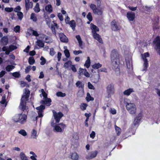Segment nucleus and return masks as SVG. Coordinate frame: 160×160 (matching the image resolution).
<instances>
[{"label":"nucleus","instance_id":"31","mask_svg":"<svg viewBox=\"0 0 160 160\" xmlns=\"http://www.w3.org/2000/svg\"><path fill=\"white\" fill-rule=\"evenodd\" d=\"M144 61V68L143 70H146L147 69V68L148 66V60L147 59H144V60H143Z\"/></svg>","mask_w":160,"mask_h":160},{"label":"nucleus","instance_id":"45","mask_svg":"<svg viewBox=\"0 0 160 160\" xmlns=\"http://www.w3.org/2000/svg\"><path fill=\"white\" fill-rule=\"evenodd\" d=\"M19 133L21 134L22 135L24 136H25L27 135V133L26 131L23 129H21L18 132Z\"/></svg>","mask_w":160,"mask_h":160},{"label":"nucleus","instance_id":"63","mask_svg":"<svg viewBox=\"0 0 160 160\" xmlns=\"http://www.w3.org/2000/svg\"><path fill=\"white\" fill-rule=\"evenodd\" d=\"M90 136L91 138L93 139L95 136V132L93 131H92L90 135Z\"/></svg>","mask_w":160,"mask_h":160},{"label":"nucleus","instance_id":"60","mask_svg":"<svg viewBox=\"0 0 160 160\" xmlns=\"http://www.w3.org/2000/svg\"><path fill=\"white\" fill-rule=\"evenodd\" d=\"M88 87L90 89H94V86L90 82H88Z\"/></svg>","mask_w":160,"mask_h":160},{"label":"nucleus","instance_id":"28","mask_svg":"<svg viewBox=\"0 0 160 160\" xmlns=\"http://www.w3.org/2000/svg\"><path fill=\"white\" fill-rule=\"evenodd\" d=\"M36 43L37 45L40 47L43 48L44 46V43L42 40H38Z\"/></svg>","mask_w":160,"mask_h":160},{"label":"nucleus","instance_id":"44","mask_svg":"<svg viewBox=\"0 0 160 160\" xmlns=\"http://www.w3.org/2000/svg\"><path fill=\"white\" fill-rule=\"evenodd\" d=\"M84 72V69L82 68H80L79 69L78 71V74H79V78H80V77L82 75H83Z\"/></svg>","mask_w":160,"mask_h":160},{"label":"nucleus","instance_id":"9","mask_svg":"<svg viewBox=\"0 0 160 160\" xmlns=\"http://www.w3.org/2000/svg\"><path fill=\"white\" fill-rule=\"evenodd\" d=\"M153 43L156 45L157 48L159 49L158 53L160 55V38L159 36H157L153 42Z\"/></svg>","mask_w":160,"mask_h":160},{"label":"nucleus","instance_id":"2","mask_svg":"<svg viewBox=\"0 0 160 160\" xmlns=\"http://www.w3.org/2000/svg\"><path fill=\"white\" fill-rule=\"evenodd\" d=\"M30 94V91L28 90L25 89L24 94L22 96L20 103V106L21 107V110L23 111H24L26 109V101L28 100Z\"/></svg>","mask_w":160,"mask_h":160},{"label":"nucleus","instance_id":"29","mask_svg":"<svg viewBox=\"0 0 160 160\" xmlns=\"http://www.w3.org/2000/svg\"><path fill=\"white\" fill-rule=\"evenodd\" d=\"M102 64L99 63H96L93 64L92 66V68L94 69H98L102 67Z\"/></svg>","mask_w":160,"mask_h":160},{"label":"nucleus","instance_id":"8","mask_svg":"<svg viewBox=\"0 0 160 160\" xmlns=\"http://www.w3.org/2000/svg\"><path fill=\"white\" fill-rule=\"evenodd\" d=\"M111 28L113 31H118L120 29L118 22L115 20H113L111 22Z\"/></svg>","mask_w":160,"mask_h":160},{"label":"nucleus","instance_id":"42","mask_svg":"<svg viewBox=\"0 0 160 160\" xmlns=\"http://www.w3.org/2000/svg\"><path fill=\"white\" fill-rule=\"evenodd\" d=\"M87 18L90 22L92 20V17L91 12H89L87 16Z\"/></svg>","mask_w":160,"mask_h":160},{"label":"nucleus","instance_id":"46","mask_svg":"<svg viewBox=\"0 0 160 160\" xmlns=\"http://www.w3.org/2000/svg\"><path fill=\"white\" fill-rule=\"evenodd\" d=\"M51 29L53 34L55 36L56 35V31L54 26L52 25L51 26Z\"/></svg>","mask_w":160,"mask_h":160},{"label":"nucleus","instance_id":"23","mask_svg":"<svg viewBox=\"0 0 160 160\" xmlns=\"http://www.w3.org/2000/svg\"><path fill=\"white\" fill-rule=\"evenodd\" d=\"M134 92L133 89L131 88H129L126 90H125L123 92L124 95L127 96H129L130 95L131 93Z\"/></svg>","mask_w":160,"mask_h":160},{"label":"nucleus","instance_id":"36","mask_svg":"<svg viewBox=\"0 0 160 160\" xmlns=\"http://www.w3.org/2000/svg\"><path fill=\"white\" fill-rule=\"evenodd\" d=\"M115 129L117 135L119 136L121 133V129L119 127L116 125L115 126Z\"/></svg>","mask_w":160,"mask_h":160},{"label":"nucleus","instance_id":"14","mask_svg":"<svg viewBox=\"0 0 160 160\" xmlns=\"http://www.w3.org/2000/svg\"><path fill=\"white\" fill-rule=\"evenodd\" d=\"M142 117V112H140L135 119L134 121V124L135 126L138 124L141 121Z\"/></svg>","mask_w":160,"mask_h":160},{"label":"nucleus","instance_id":"27","mask_svg":"<svg viewBox=\"0 0 160 160\" xmlns=\"http://www.w3.org/2000/svg\"><path fill=\"white\" fill-rule=\"evenodd\" d=\"M87 101L88 102L90 101H92L94 100V98L92 97L90 95V93L88 92L87 93V97L86 98Z\"/></svg>","mask_w":160,"mask_h":160},{"label":"nucleus","instance_id":"37","mask_svg":"<svg viewBox=\"0 0 160 160\" xmlns=\"http://www.w3.org/2000/svg\"><path fill=\"white\" fill-rule=\"evenodd\" d=\"M34 11L36 12H38L40 11V9L39 8V5L38 3L36 4L34 8Z\"/></svg>","mask_w":160,"mask_h":160},{"label":"nucleus","instance_id":"55","mask_svg":"<svg viewBox=\"0 0 160 160\" xmlns=\"http://www.w3.org/2000/svg\"><path fill=\"white\" fill-rule=\"evenodd\" d=\"M42 95L43 96V98H44L45 99V98H47L48 94L45 92L44 89H42Z\"/></svg>","mask_w":160,"mask_h":160},{"label":"nucleus","instance_id":"50","mask_svg":"<svg viewBox=\"0 0 160 160\" xmlns=\"http://www.w3.org/2000/svg\"><path fill=\"white\" fill-rule=\"evenodd\" d=\"M40 60H41L40 62V64L42 65H44L46 62L45 59L42 56L40 58Z\"/></svg>","mask_w":160,"mask_h":160},{"label":"nucleus","instance_id":"18","mask_svg":"<svg viewBox=\"0 0 160 160\" xmlns=\"http://www.w3.org/2000/svg\"><path fill=\"white\" fill-rule=\"evenodd\" d=\"M1 42L4 45H6L8 42V39L7 36H4L1 38Z\"/></svg>","mask_w":160,"mask_h":160},{"label":"nucleus","instance_id":"3","mask_svg":"<svg viewBox=\"0 0 160 160\" xmlns=\"http://www.w3.org/2000/svg\"><path fill=\"white\" fill-rule=\"evenodd\" d=\"M27 115L24 114H18L15 116L13 120L16 122H20L21 124H23L26 122Z\"/></svg>","mask_w":160,"mask_h":160},{"label":"nucleus","instance_id":"26","mask_svg":"<svg viewBox=\"0 0 160 160\" xmlns=\"http://www.w3.org/2000/svg\"><path fill=\"white\" fill-rule=\"evenodd\" d=\"M45 100H42V103L43 104H45L48 106H50L51 105L50 103L52 102L51 99L50 98H45Z\"/></svg>","mask_w":160,"mask_h":160},{"label":"nucleus","instance_id":"17","mask_svg":"<svg viewBox=\"0 0 160 160\" xmlns=\"http://www.w3.org/2000/svg\"><path fill=\"white\" fill-rule=\"evenodd\" d=\"M90 26L92 34H94V33H97V32L99 31V29L93 23H91L90 24Z\"/></svg>","mask_w":160,"mask_h":160},{"label":"nucleus","instance_id":"4","mask_svg":"<svg viewBox=\"0 0 160 160\" xmlns=\"http://www.w3.org/2000/svg\"><path fill=\"white\" fill-rule=\"evenodd\" d=\"M126 108L130 113L134 114L136 113L137 108L135 105L131 103H127Z\"/></svg>","mask_w":160,"mask_h":160},{"label":"nucleus","instance_id":"38","mask_svg":"<svg viewBox=\"0 0 160 160\" xmlns=\"http://www.w3.org/2000/svg\"><path fill=\"white\" fill-rule=\"evenodd\" d=\"M35 62V60L33 57H30L28 59V63L30 65L33 64Z\"/></svg>","mask_w":160,"mask_h":160},{"label":"nucleus","instance_id":"21","mask_svg":"<svg viewBox=\"0 0 160 160\" xmlns=\"http://www.w3.org/2000/svg\"><path fill=\"white\" fill-rule=\"evenodd\" d=\"M25 4L27 11L29 10L30 8H32L33 7V3L32 2H25Z\"/></svg>","mask_w":160,"mask_h":160},{"label":"nucleus","instance_id":"13","mask_svg":"<svg viewBox=\"0 0 160 160\" xmlns=\"http://www.w3.org/2000/svg\"><path fill=\"white\" fill-rule=\"evenodd\" d=\"M153 21L152 28L153 30L155 31L156 30L159 29L160 26L159 25V18H156Z\"/></svg>","mask_w":160,"mask_h":160},{"label":"nucleus","instance_id":"48","mask_svg":"<svg viewBox=\"0 0 160 160\" xmlns=\"http://www.w3.org/2000/svg\"><path fill=\"white\" fill-rule=\"evenodd\" d=\"M12 75L16 78H19L20 74L19 72H15L12 73Z\"/></svg>","mask_w":160,"mask_h":160},{"label":"nucleus","instance_id":"62","mask_svg":"<svg viewBox=\"0 0 160 160\" xmlns=\"http://www.w3.org/2000/svg\"><path fill=\"white\" fill-rule=\"evenodd\" d=\"M31 66H28L25 69V72L26 73L29 72L31 70Z\"/></svg>","mask_w":160,"mask_h":160},{"label":"nucleus","instance_id":"58","mask_svg":"<svg viewBox=\"0 0 160 160\" xmlns=\"http://www.w3.org/2000/svg\"><path fill=\"white\" fill-rule=\"evenodd\" d=\"M31 19L33 20V21H36L37 20V18L35 16V14L33 13L31 14Z\"/></svg>","mask_w":160,"mask_h":160},{"label":"nucleus","instance_id":"57","mask_svg":"<svg viewBox=\"0 0 160 160\" xmlns=\"http://www.w3.org/2000/svg\"><path fill=\"white\" fill-rule=\"evenodd\" d=\"M58 17L60 21H62L63 20V17L61 13H58Z\"/></svg>","mask_w":160,"mask_h":160},{"label":"nucleus","instance_id":"43","mask_svg":"<svg viewBox=\"0 0 160 160\" xmlns=\"http://www.w3.org/2000/svg\"><path fill=\"white\" fill-rule=\"evenodd\" d=\"M17 15L19 19L20 20H22L23 17V14L22 12H18L17 13Z\"/></svg>","mask_w":160,"mask_h":160},{"label":"nucleus","instance_id":"11","mask_svg":"<svg viewBox=\"0 0 160 160\" xmlns=\"http://www.w3.org/2000/svg\"><path fill=\"white\" fill-rule=\"evenodd\" d=\"M98 153L97 151H94L89 152L86 156V158L87 159H91L95 157Z\"/></svg>","mask_w":160,"mask_h":160},{"label":"nucleus","instance_id":"53","mask_svg":"<svg viewBox=\"0 0 160 160\" xmlns=\"http://www.w3.org/2000/svg\"><path fill=\"white\" fill-rule=\"evenodd\" d=\"M14 31L16 32H19L20 31V26L17 25L14 28Z\"/></svg>","mask_w":160,"mask_h":160},{"label":"nucleus","instance_id":"34","mask_svg":"<svg viewBox=\"0 0 160 160\" xmlns=\"http://www.w3.org/2000/svg\"><path fill=\"white\" fill-rule=\"evenodd\" d=\"M15 67L12 65H8L6 68V70L8 72H10L12 70V69H14Z\"/></svg>","mask_w":160,"mask_h":160},{"label":"nucleus","instance_id":"6","mask_svg":"<svg viewBox=\"0 0 160 160\" xmlns=\"http://www.w3.org/2000/svg\"><path fill=\"white\" fill-rule=\"evenodd\" d=\"M90 8L92 10L93 13L98 15L102 14V11L100 9H98L96 5L94 4H91L89 6Z\"/></svg>","mask_w":160,"mask_h":160},{"label":"nucleus","instance_id":"15","mask_svg":"<svg viewBox=\"0 0 160 160\" xmlns=\"http://www.w3.org/2000/svg\"><path fill=\"white\" fill-rule=\"evenodd\" d=\"M92 36L94 39L97 40L100 43H103V41L100 35L97 33H94L92 34Z\"/></svg>","mask_w":160,"mask_h":160},{"label":"nucleus","instance_id":"49","mask_svg":"<svg viewBox=\"0 0 160 160\" xmlns=\"http://www.w3.org/2000/svg\"><path fill=\"white\" fill-rule=\"evenodd\" d=\"M17 48V47L16 46H14L13 45H10L8 48L12 52V51L16 49Z\"/></svg>","mask_w":160,"mask_h":160},{"label":"nucleus","instance_id":"5","mask_svg":"<svg viewBox=\"0 0 160 160\" xmlns=\"http://www.w3.org/2000/svg\"><path fill=\"white\" fill-rule=\"evenodd\" d=\"M115 88L113 83H111L108 85L106 88V92L108 93L107 97L109 98L115 93Z\"/></svg>","mask_w":160,"mask_h":160},{"label":"nucleus","instance_id":"22","mask_svg":"<svg viewBox=\"0 0 160 160\" xmlns=\"http://www.w3.org/2000/svg\"><path fill=\"white\" fill-rule=\"evenodd\" d=\"M45 10L49 13H51L53 11L52 6L51 4L46 5L45 7Z\"/></svg>","mask_w":160,"mask_h":160},{"label":"nucleus","instance_id":"47","mask_svg":"<svg viewBox=\"0 0 160 160\" xmlns=\"http://www.w3.org/2000/svg\"><path fill=\"white\" fill-rule=\"evenodd\" d=\"M64 53L66 57L67 58H69L70 57V53L68 49H66L64 51Z\"/></svg>","mask_w":160,"mask_h":160},{"label":"nucleus","instance_id":"61","mask_svg":"<svg viewBox=\"0 0 160 160\" xmlns=\"http://www.w3.org/2000/svg\"><path fill=\"white\" fill-rule=\"evenodd\" d=\"M83 74L87 78H88L90 77L89 73L87 72L86 69H84V72Z\"/></svg>","mask_w":160,"mask_h":160},{"label":"nucleus","instance_id":"39","mask_svg":"<svg viewBox=\"0 0 160 160\" xmlns=\"http://www.w3.org/2000/svg\"><path fill=\"white\" fill-rule=\"evenodd\" d=\"M45 105H41L40 106L37 107L36 109L38 110V111L43 112V110L45 109Z\"/></svg>","mask_w":160,"mask_h":160},{"label":"nucleus","instance_id":"64","mask_svg":"<svg viewBox=\"0 0 160 160\" xmlns=\"http://www.w3.org/2000/svg\"><path fill=\"white\" fill-rule=\"evenodd\" d=\"M58 125L61 126L62 127L61 128L62 130H63V131L64 130V129L66 127V125L62 122L59 123Z\"/></svg>","mask_w":160,"mask_h":160},{"label":"nucleus","instance_id":"24","mask_svg":"<svg viewBox=\"0 0 160 160\" xmlns=\"http://www.w3.org/2000/svg\"><path fill=\"white\" fill-rule=\"evenodd\" d=\"M58 124L57 125H55L53 127H54L53 131L57 132H63V130H62L61 128L58 126Z\"/></svg>","mask_w":160,"mask_h":160},{"label":"nucleus","instance_id":"10","mask_svg":"<svg viewBox=\"0 0 160 160\" xmlns=\"http://www.w3.org/2000/svg\"><path fill=\"white\" fill-rule=\"evenodd\" d=\"M59 37L60 41L62 42L67 43L68 42V39L67 37L62 32L59 33Z\"/></svg>","mask_w":160,"mask_h":160},{"label":"nucleus","instance_id":"30","mask_svg":"<svg viewBox=\"0 0 160 160\" xmlns=\"http://www.w3.org/2000/svg\"><path fill=\"white\" fill-rule=\"evenodd\" d=\"M90 60L89 57L87 58V59L86 61L85 64L84 65L87 68H88L89 67L90 65Z\"/></svg>","mask_w":160,"mask_h":160},{"label":"nucleus","instance_id":"1","mask_svg":"<svg viewBox=\"0 0 160 160\" xmlns=\"http://www.w3.org/2000/svg\"><path fill=\"white\" fill-rule=\"evenodd\" d=\"M120 55L117 49H113L110 54V59L112 69L118 73H120V69L119 64Z\"/></svg>","mask_w":160,"mask_h":160},{"label":"nucleus","instance_id":"16","mask_svg":"<svg viewBox=\"0 0 160 160\" xmlns=\"http://www.w3.org/2000/svg\"><path fill=\"white\" fill-rule=\"evenodd\" d=\"M28 31L27 32V34L30 36L31 35V32H32V35L33 36H34L36 37H38L39 36V34L38 33V32L35 30H33L32 28H30L28 30Z\"/></svg>","mask_w":160,"mask_h":160},{"label":"nucleus","instance_id":"52","mask_svg":"<svg viewBox=\"0 0 160 160\" xmlns=\"http://www.w3.org/2000/svg\"><path fill=\"white\" fill-rule=\"evenodd\" d=\"M150 56V54L148 52H147L144 53L143 54V56H142V57L143 60L144 59H147L146 58L149 57Z\"/></svg>","mask_w":160,"mask_h":160},{"label":"nucleus","instance_id":"19","mask_svg":"<svg viewBox=\"0 0 160 160\" xmlns=\"http://www.w3.org/2000/svg\"><path fill=\"white\" fill-rule=\"evenodd\" d=\"M79 158V156L78 153L74 152H72L71 155V158L73 160H78Z\"/></svg>","mask_w":160,"mask_h":160},{"label":"nucleus","instance_id":"59","mask_svg":"<svg viewBox=\"0 0 160 160\" xmlns=\"http://www.w3.org/2000/svg\"><path fill=\"white\" fill-rule=\"evenodd\" d=\"M5 10L8 12H12L13 10V8H5Z\"/></svg>","mask_w":160,"mask_h":160},{"label":"nucleus","instance_id":"35","mask_svg":"<svg viewBox=\"0 0 160 160\" xmlns=\"http://www.w3.org/2000/svg\"><path fill=\"white\" fill-rule=\"evenodd\" d=\"M76 86L78 87L79 88H81L83 89L84 88V84H82V82L80 81H77L76 83Z\"/></svg>","mask_w":160,"mask_h":160},{"label":"nucleus","instance_id":"32","mask_svg":"<svg viewBox=\"0 0 160 160\" xmlns=\"http://www.w3.org/2000/svg\"><path fill=\"white\" fill-rule=\"evenodd\" d=\"M88 104L86 103H82L80 106V109L82 111H84L86 109Z\"/></svg>","mask_w":160,"mask_h":160},{"label":"nucleus","instance_id":"25","mask_svg":"<svg viewBox=\"0 0 160 160\" xmlns=\"http://www.w3.org/2000/svg\"><path fill=\"white\" fill-rule=\"evenodd\" d=\"M68 24L70 25V27L72 28L73 30H75L76 26V23L74 20H72L70 21Z\"/></svg>","mask_w":160,"mask_h":160},{"label":"nucleus","instance_id":"56","mask_svg":"<svg viewBox=\"0 0 160 160\" xmlns=\"http://www.w3.org/2000/svg\"><path fill=\"white\" fill-rule=\"evenodd\" d=\"M21 10V8L20 6H18L16 7L14 9V11L15 12H17V13L18 12H20V11Z\"/></svg>","mask_w":160,"mask_h":160},{"label":"nucleus","instance_id":"33","mask_svg":"<svg viewBox=\"0 0 160 160\" xmlns=\"http://www.w3.org/2000/svg\"><path fill=\"white\" fill-rule=\"evenodd\" d=\"M20 157L22 160H28L27 157L23 152H21L20 153Z\"/></svg>","mask_w":160,"mask_h":160},{"label":"nucleus","instance_id":"12","mask_svg":"<svg viewBox=\"0 0 160 160\" xmlns=\"http://www.w3.org/2000/svg\"><path fill=\"white\" fill-rule=\"evenodd\" d=\"M126 16L129 21H133L135 19V14L132 12H127Z\"/></svg>","mask_w":160,"mask_h":160},{"label":"nucleus","instance_id":"54","mask_svg":"<svg viewBox=\"0 0 160 160\" xmlns=\"http://www.w3.org/2000/svg\"><path fill=\"white\" fill-rule=\"evenodd\" d=\"M55 52L54 49L53 48L50 49V51L49 54L50 55L52 56L55 54Z\"/></svg>","mask_w":160,"mask_h":160},{"label":"nucleus","instance_id":"20","mask_svg":"<svg viewBox=\"0 0 160 160\" xmlns=\"http://www.w3.org/2000/svg\"><path fill=\"white\" fill-rule=\"evenodd\" d=\"M76 38H77L78 42L79 43V47L81 48H83V47H82V43L83 42L82 41V40L81 38L79 35H77L76 36Z\"/></svg>","mask_w":160,"mask_h":160},{"label":"nucleus","instance_id":"41","mask_svg":"<svg viewBox=\"0 0 160 160\" xmlns=\"http://www.w3.org/2000/svg\"><path fill=\"white\" fill-rule=\"evenodd\" d=\"M72 64V62L70 60H69L64 63V66L66 68H68L70 66H71Z\"/></svg>","mask_w":160,"mask_h":160},{"label":"nucleus","instance_id":"7","mask_svg":"<svg viewBox=\"0 0 160 160\" xmlns=\"http://www.w3.org/2000/svg\"><path fill=\"white\" fill-rule=\"evenodd\" d=\"M52 112L53 114L54 118L56 120V123L59 122L60 119L63 116V114L61 112L57 113L55 111L53 110Z\"/></svg>","mask_w":160,"mask_h":160},{"label":"nucleus","instance_id":"51","mask_svg":"<svg viewBox=\"0 0 160 160\" xmlns=\"http://www.w3.org/2000/svg\"><path fill=\"white\" fill-rule=\"evenodd\" d=\"M37 131L34 129H33L32 130V136L33 137V138H36V137L37 136Z\"/></svg>","mask_w":160,"mask_h":160},{"label":"nucleus","instance_id":"40","mask_svg":"<svg viewBox=\"0 0 160 160\" xmlns=\"http://www.w3.org/2000/svg\"><path fill=\"white\" fill-rule=\"evenodd\" d=\"M56 95L58 97H63L66 96L65 93H63L62 92H58L56 93Z\"/></svg>","mask_w":160,"mask_h":160}]
</instances>
